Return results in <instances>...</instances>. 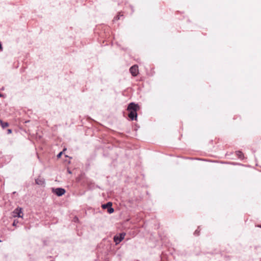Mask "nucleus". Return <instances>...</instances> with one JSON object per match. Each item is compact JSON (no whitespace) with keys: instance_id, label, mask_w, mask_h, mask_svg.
<instances>
[{"instance_id":"ddd939ff","label":"nucleus","mask_w":261,"mask_h":261,"mask_svg":"<svg viewBox=\"0 0 261 261\" xmlns=\"http://www.w3.org/2000/svg\"><path fill=\"white\" fill-rule=\"evenodd\" d=\"M7 132L8 134H11L12 133V130L10 129H8Z\"/></svg>"},{"instance_id":"1a4fd4ad","label":"nucleus","mask_w":261,"mask_h":261,"mask_svg":"<svg viewBox=\"0 0 261 261\" xmlns=\"http://www.w3.org/2000/svg\"><path fill=\"white\" fill-rule=\"evenodd\" d=\"M236 154L240 158V159H242V156H243V153L241 151H238L236 152Z\"/></svg>"},{"instance_id":"f03ea898","label":"nucleus","mask_w":261,"mask_h":261,"mask_svg":"<svg viewBox=\"0 0 261 261\" xmlns=\"http://www.w3.org/2000/svg\"><path fill=\"white\" fill-rule=\"evenodd\" d=\"M52 192L58 196H61L65 193V189L63 188H53Z\"/></svg>"},{"instance_id":"20e7f679","label":"nucleus","mask_w":261,"mask_h":261,"mask_svg":"<svg viewBox=\"0 0 261 261\" xmlns=\"http://www.w3.org/2000/svg\"><path fill=\"white\" fill-rule=\"evenodd\" d=\"M13 217L22 218L23 214L21 208H16L13 212Z\"/></svg>"},{"instance_id":"423d86ee","label":"nucleus","mask_w":261,"mask_h":261,"mask_svg":"<svg viewBox=\"0 0 261 261\" xmlns=\"http://www.w3.org/2000/svg\"><path fill=\"white\" fill-rule=\"evenodd\" d=\"M36 182L38 185H42L44 184V180L42 178H38L36 179Z\"/></svg>"},{"instance_id":"4468645a","label":"nucleus","mask_w":261,"mask_h":261,"mask_svg":"<svg viewBox=\"0 0 261 261\" xmlns=\"http://www.w3.org/2000/svg\"><path fill=\"white\" fill-rule=\"evenodd\" d=\"M115 19H120V18H119V16H117V17L115 18Z\"/></svg>"},{"instance_id":"f257e3e1","label":"nucleus","mask_w":261,"mask_h":261,"mask_svg":"<svg viewBox=\"0 0 261 261\" xmlns=\"http://www.w3.org/2000/svg\"><path fill=\"white\" fill-rule=\"evenodd\" d=\"M139 106L134 102L130 103L127 108V111H129L128 117L132 120H136L137 117V111L139 109Z\"/></svg>"},{"instance_id":"6e6552de","label":"nucleus","mask_w":261,"mask_h":261,"mask_svg":"<svg viewBox=\"0 0 261 261\" xmlns=\"http://www.w3.org/2000/svg\"><path fill=\"white\" fill-rule=\"evenodd\" d=\"M0 122L3 128H5L9 125V124L7 122H3L2 120H1Z\"/></svg>"},{"instance_id":"dca6fc26","label":"nucleus","mask_w":261,"mask_h":261,"mask_svg":"<svg viewBox=\"0 0 261 261\" xmlns=\"http://www.w3.org/2000/svg\"><path fill=\"white\" fill-rule=\"evenodd\" d=\"M2 96V95L0 94V97Z\"/></svg>"},{"instance_id":"7ed1b4c3","label":"nucleus","mask_w":261,"mask_h":261,"mask_svg":"<svg viewBox=\"0 0 261 261\" xmlns=\"http://www.w3.org/2000/svg\"><path fill=\"white\" fill-rule=\"evenodd\" d=\"M125 236V233H121L119 236H116L114 237V241L115 242L116 244H119L121 242L124 238Z\"/></svg>"},{"instance_id":"f3484780","label":"nucleus","mask_w":261,"mask_h":261,"mask_svg":"<svg viewBox=\"0 0 261 261\" xmlns=\"http://www.w3.org/2000/svg\"><path fill=\"white\" fill-rule=\"evenodd\" d=\"M0 242H1V240H0Z\"/></svg>"},{"instance_id":"2eb2a0df","label":"nucleus","mask_w":261,"mask_h":261,"mask_svg":"<svg viewBox=\"0 0 261 261\" xmlns=\"http://www.w3.org/2000/svg\"><path fill=\"white\" fill-rule=\"evenodd\" d=\"M2 49V44H1V43H0V49Z\"/></svg>"},{"instance_id":"9d476101","label":"nucleus","mask_w":261,"mask_h":261,"mask_svg":"<svg viewBox=\"0 0 261 261\" xmlns=\"http://www.w3.org/2000/svg\"><path fill=\"white\" fill-rule=\"evenodd\" d=\"M114 208L112 207V206H110L108 208V212L109 213V214H112V213L114 212Z\"/></svg>"},{"instance_id":"39448f33","label":"nucleus","mask_w":261,"mask_h":261,"mask_svg":"<svg viewBox=\"0 0 261 261\" xmlns=\"http://www.w3.org/2000/svg\"><path fill=\"white\" fill-rule=\"evenodd\" d=\"M129 71L133 76H137L139 72L138 66L135 65L132 66L129 69Z\"/></svg>"},{"instance_id":"f8f14e48","label":"nucleus","mask_w":261,"mask_h":261,"mask_svg":"<svg viewBox=\"0 0 261 261\" xmlns=\"http://www.w3.org/2000/svg\"><path fill=\"white\" fill-rule=\"evenodd\" d=\"M62 153L63 152H60L58 155H57V158H60V156H61V155L62 154Z\"/></svg>"},{"instance_id":"9b49d317","label":"nucleus","mask_w":261,"mask_h":261,"mask_svg":"<svg viewBox=\"0 0 261 261\" xmlns=\"http://www.w3.org/2000/svg\"><path fill=\"white\" fill-rule=\"evenodd\" d=\"M18 223V221H17V220H14L13 223V225L14 226H16L17 224V223Z\"/></svg>"},{"instance_id":"0eeeda50","label":"nucleus","mask_w":261,"mask_h":261,"mask_svg":"<svg viewBox=\"0 0 261 261\" xmlns=\"http://www.w3.org/2000/svg\"><path fill=\"white\" fill-rule=\"evenodd\" d=\"M110 206H112V203L110 202H109L107 204H105L102 205V207L103 209H106L107 208H108Z\"/></svg>"}]
</instances>
